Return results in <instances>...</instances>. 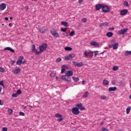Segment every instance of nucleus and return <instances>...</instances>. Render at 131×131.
I'll return each instance as SVG.
<instances>
[{"label": "nucleus", "instance_id": "1", "mask_svg": "<svg viewBox=\"0 0 131 131\" xmlns=\"http://www.w3.org/2000/svg\"><path fill=\"white\" fill-rule=\"evenodd\" d=\"M94 52L91 50H85L83 52V57L84 58H93Z\"/></svg>", "mask_w": 131, "mask_h": 131}, {"label": "nucleus", "instance_id": "2", "mask_svg": "<svg viewBox=\"0 0 131 131\" xmlns=\"http://www.w3.org/2000/svg\"><path fill=\"white\" fill-rule=\"evenodd\" d=\"M48 48V44L44 43L39 46V51L40 52H45Z\"/></svg>", "mask_w": 131, "mask_h": 131}, {"label": "nucleus", "instance_id": "3", "mask_svg": "<svg viewBox=\"0 0 131 131\" xmlns=\"http://www.w3.org/2000/svg\"><path fill=\"white\" fill-rule=\"evenodd\" d=\"M72 112L74 115H78L80 113V111L78 110V108L75 107L72 109Z\"/></svg>", "mask_w": 131, "mask_h": 131}, {"label": "nucleus", "instance_id": "4", "mask_svg": "<svg viewBox=\"0 0 131 131\" xmlns=\"http://www.w3.org/2000/svg\"><path fill=\"white\" fill-rule=\"evenodd\" d=\"M102 9L103 13H108L110 11V8L107 5H103Z\"/></svg>", "mask_w": 131, "mask_h": 131}, {"label": "nucleus", "instance_id": "5", "mask_svg": "<svg viewBox=\"0 0 131 131\" xmlns=\"http://www.w3.org/2000/svg\"><path fill=\"white\" fill-rule=\"evenodd\" d=\"M76 107L78 108V110H80L81 111H82V110H85V107L82 106V103H77L76 104Z\"/></svg>", "mask_w": 131, "mask_h": 131}, {"label": "nucleus", "instance_id": "6", "mask_svg": "<svg viewBox=\"0 0 131 131\" xmlns=\"http://www.w3.org/2000/svg\"><path fill=\"white\" fill-rule=\"evenodd\" d=\"M50 33L54 36V37H59V33H57V31L54 29L51 30Z\"/></svg>", "mask_w": 131, "mask_h": 131}, {"label": "nucleus", "instance_id": "7", "mask_svg": "<svg viewBox=\"0 0 131 131\" xmlns=\"http://www.w3.org/2000/svg\"><path fill=\"white\" fill-rule=\"evenodd\" d=\"M61 78H62V79H63V80L68 81V82H69L71 80V78L70 77H69V76H67V75H63L61 77Z\"/></svg>", "mask_w": 131, "mask_h": 131}, {"label": "nucleus", "instance_id": "8", "mask_svg": "<svg viewBox=\"0 0 131 131\" xmlns=\"http://www.w3.org/2000/svg\"><path fill=\"white\" fill-rule=\"evenodd\" d=\"M72 63L73 65L77 66V67H82L84 65L82 62L78 63L77 61H73Z\"/></svg>", "mask_w": 131, "mask_h": 131}, {"label": "nucleus", "instance_id": "9", "mask_svg": "<svg viewBox=\"0 0 131 131\" xmlns=\"http://www.w3.org/2000/svg\"><path fill=\"white\" fill-rule=\"evenodd\" d=\"M74 57V54H69L68 56L64 57V60H66V61H69L71 59H73Z\"/></svg>", "mask_w": 131, "mask_h": 131}, {"label": "nucleus", "instance_id": "10", "mask_svg": "<svg viewBox=\"0 0 131 131\" xmlns=\"http://www.w3.org/2000/svg\"><path fill=\"white\" fill-rule=\"evenodd\" d=\"M12 73H13V74H19V73H20V72H21V69L20 68H17V69H15L13 70H12Z\"/></svg>", "mask_w": 131, "mask_h": 131}, {"label": "nucleus", "instance_id": "11", "mask_svg": "<svg viewBox=\"0 0 131 131\" xmlns=\"http://www.w3.org/2000/svg\"><path fill=\"white\" fill-rule=\"evenodd\" d=\"M127 30H128V29H127V28L123 29L119 31L118 34H124L125 33L127 32Z\"/></svg>", "mask_w": 131, "mask_h": 131}, {"label": "nucleus", "instance_id": "12", "mask_svg": "<svg viewBox=\"0 0 131 131\" xmlns=\"http://www.w3.org/2000/svg\"><path fill=\"white\" fill-rule=\"evenodd\" d=\"M91 46H93V47H95V48H99L100 45L98 44V42L96 41H92L90 43Z\"/></svg>", "mask_w": 131, "mask_h": 131}, {"label": "nucleus", "instance_id": "13", "mask_svg": "<svg viewBox=\"0 0 131 131\" xmlns=\"http://www.w3.org/2000/svg\"><path fill=\"white\" fill-rule=\"evenodd\" d=\"M127 12H128V10H127V9H124L123 10H121L120 15L121 16H124L126 14H127Z\"/></svg>", "mask_w": 131, "mask_h": 131}, {"label": "nucleus", "instance_id": "14", "mask_svg": "<svg viewBox=\"0 0 131 131\" xmlns=\"http://www.w3.org/2000/svg\"><path fill=\"white\" fill-rule=\"evenodd\" d=\"M103 8V5L102 4H97L95 6V9L96 11H99V10H100V9H102Z\"/></svg>", "mask_w": 131, "mask_h": 131}, {"label": "nucleus", "instance_id": "15", "mask_svg": "<svg viewBox=\"0 0 131 131\" xmlns=\"http://www.w3.org/2000/svg\"><path fill=\"white\" fill-rule=\"evenodd\" d=\"M66 75L69 77L72 76L73 75V72H72L71 70L68 71L67 72H66Z\"/></svg>", "mask_w": 131, "mask_h": 131}, {"label": "nucleus", "instance_id": "16", "mask_svg": "<svg viewBox=\"0 0 131 131\" xmlns=\"http://www.w3.org/2000/svg\"><path fill=\"white\" fill-rule=\"evenodd\" d=\"M6 8H7V6L6 5L5 3H2L1 4L0 8H1V11H4V10H5V9H6Z\"/></svg>", "mask_w": 131, "mask_h": 131}, {"label": "nucleus", "instance_id": "17", "mask_svg": "<svg viewBox=\"0 0 131 131\" xmlns=\"http://www.w3.org/2000/svg\"><path fill=\"white\" fill-rule=\"evenodd\" d=\"M4 51H10L11 53H15V50L11 48V47H6L4 48Z\"/></svg>", "mask_w": 131, "mask_h": 131}, {"label": "nucleus", "instance_id": "18", "mask_svg": "<svg viewBox=\"0 0 131 131\" xmlns=\"http://www.w3.org/2000/svg\"><path fill=\"white\" fill-rule=\"evenodd\" d=\"M117 90V88L116 86L110 87L108 88V92H115Z\"/></svg>", "mask_w": 131, "mask_h": 131}, {"label": "nucleus", "instance_id": "19", "mask_svg": "<svg viewBox=\"0 0 131 131\" xmlns=\"http://www.w3.org/2000/svg\"><path fill=\"white\" fill-rule=\"evenodd\" d=\"M46 30H48L43 28H39V32H40V33H42V34H43L44 33H45Z\"/></svg>", "mask_w": 131, "mask_h": 131}, {"label": "nucleus", "instance_id": "20", "mask_svg": "<svg viewBox=\"0 0 131 131\" xmlns=\"http://www.w3.org/2000/svg\"><path fill=\"white\" fill-rule=\"evenodd\" d=\"M66 68H67V66H66V65L63 64L61 66V73H64V72H65Z\"/></svg>", "mask_w": 131, "mask_h": 131}, {"label": "nucleus", "instance_id": "21", "mask_svg": "<svg viewBox=\"0 0 131 131\" xmlns=\"http://www.w3.org/2000/svg\"><path fill=\"white\" fill-rule=\"evenodd\" d=\"M118 46H119L118 43L113 44V50H117V49H118Z\"/></svg>", "mask_w": 131, "mask_h": 131}, {"label": "nucleus", "instance_id": "22", "mask_svg": "<svg viewBox=\"0 0 131 131\" xmlns=\"http://www.w3.org/2000/svg\"><path fill=\"white\" fill-rule=\"evenodd\" d=\"M108 25H109V23L107 22L103 23L100 24L99 27H103V26H108Z\"/></svg>", "mask_w": 131, "mask_h": 131}, {"label": "nucleus", "instance_id": "23", "mask_svg": "<svg viewBox=\"0 0 131 131\" xmlns=\"http://www.w3.org/2000/svg\"><path fill=\"white\" fill-rule=\"evenodd\" d=\"M61 25L65 26V27H68V26H69V25H68V23L67 22L61 21Z\"/></svg>", "mask_w": 131, "mask_h": 131}, {"label": "nucleus", "instance_id": "24", "mask_svg": "<svg viewBox=\"0 0 131 131\" xmlns=\"http://www.w3.org/2000/svg\"><path fill=\"white\" fill-rule=\"evenodd\" d=\"M103 84L104 85H108L109 84V81L106 79L103 80Z\"/></svg>", "mask_w": 131, "mask_h": 131}, {"label": "nucleus", "instance_id": "25", "mask_svg": "<svg viewBox=\"0 0 131 131\" xmlns=\"http://www.w3.org/2000/svg\"><path fill=\"white\" fill-rule=\"evenodd\" d=\"M90 93L88 92H85L82 96V98H86L88 97Z\"/></svg>", "mask_w": 131, "mask_h": 131}, {"label": "nucleus", "instance_id": "26", "mask_svg": "<svg viewBox=\"0 0 131 131\" xmlns=\"http://www.w3.org/2000/svg\"><path fill=\"white\" fill-rule=\"evenodd\" d=\"M131 106L128 107L126 110V114H129V112H130Z\"/></svg>", "mask_w": 131, "mask_h": 131}, {"label": "nucleus", "instance_id": "27", "mask_svg": "<svg viewBox=\"0 0 131 131\" xmlns=\"http://www.w3.org/2000/svg\"><path fill=\"white\" fill-rule=\"evenodd\" d=\"M113 35V33L111 32H109L106 33V36H107L108 37H111V36H112Z\"/></svg>", "mask_w": 131, "mask_h": 131}, {"label": "nucleus", "instance_id": "28", "mask_svg": "<svg viewBox=\"0 0 131 131\" xmlns=\"http://www.w3.org/2000/svg\"><path fill=\"white\" fill-rule=\"evenodd\" d=\"M72 78H73L74 82H76L77 81H79V78H78V77H72Z\"/></svg>", "mask_w": 131, "mask_h": 131}, {"label": "nucleus", "instance_id": "29", "mask_svg": "<svg viewBox=\"0 0 131 131\" xmlns=\"http://www.w3.org/2000/svg\"><path fill=\"white\" fill-rule=\"evenodd\" d=\"M55 117L57 118H60V117H62V116L61 114L57 113V114H55Z\"/></svg>", "mask_w": 131, "mask_h": 131}, {"label": "nucleus", "instance_id": "30", "mask_svg": "<svg viewBox=\"0 0 131 131\" xmlns=\"http://www.w3.org/2000/svg\"><path fill=\"white\" fill-rule=\"evenodd\" d=\"M119 67H118V66H115L113 67V70L114 71H116V70H118Z\"/></svg>", "mask_w": 131, "mask_h": 131}, {"label": "nucleus", "instance_id": "31", "mask_svg": "<svg viewBox=\"0 0 131 131\" xmlns=\"http://www.w3.org/2000/svg\"><path fill=\"white\" fill-rule=\"evenodd\" d=\"M100 99L101 100H106V99H107V96H105L104 95H101Z\"/></svg>", "mask_w": 131, "mask_h": 131}, {"label": "nucleus", "instance_id": "32", "mask_svg": "<svg viewBox=\"0 0 131 131\" xmlns=\"http://www.w3.org/2000/svg\"><path fill=\"white\" fill-rule=\"evenodd\" d=\"M125 56H128V55H131V51H126L124 53Z\"/></svg>", "mask_w": 131, "mask_h": 131}, {"label": "nucleus", "instance_id": "33", "mask_svg": "<svg viewBox=\"0 0 131 131\" xmlns=\"http://www.w3.org/2000/svg\"><path fill=\"white\" fill-rule=\"evenodd\" d=\"M66 51H72V48L66 47L64 48Z\"/></svg>", "mask_w": 131, "mask_h": 131}, {"label": "nucleus", "instance_id": "34", "mask_svg": "<svg viewBox=\"0 0 131 131\" xmlns=\"http://www.w3.org/2000/svg\"><path fill=\"white\" fill-rule=\"evenodd\" d=\"M23 59H24V57L23 56H20L18 59H17L18 61H20V62H23Z\"/></svg>", "mask_w": 131, "mask_h": 131}, {"label": "nucleus", "instance_id": "35", "mask_svg": "<svg viewBox=\"0 0 131 131\" xmlns=\"http://www.w3.org/2000/svg\"><path fill=\"white\" fill-rule=\"evenodd\" d=\"M32 51L33 52H35V51H37L36 49L35 48V45H33L32 47Z\"/></svg>", "mask_w": 131, "mask_h": 131}, {"label": "nucleus", "instance_id": "36", "mask_svg": "<svg viewBox=\"0 0 131 131\" xmlns=\"http://www.w3.org/2000/svg\"><path fill=\"white\" fill-rule=\"evenodd\" d=\"M124 6H125V7H129L128 2L127 1H125L123 3Z\"/></svg>", "mask_w": 131, "mask_h": 131}, {"label": "nucleus", "instance_id": "37", "mask_svg": "<svg viewBox=\"0 0 131 131\" xmlns=\"http://www.w3.org/2000/svg\"><path fill=\"white\" fill-rule=\"evenodd\" d=\"M68 29L67 28L63 29V28H61L60 29L61 31H62V32H66V30H67Z\"/></svg>", "mask_w": 131, "mask_h": 131}, {"label": "nucleus", "instance_id": "38", "mask_svg": "<svg viewBox=\"0 0 131 131\" xmlns=\"http://www.w3.org/2000/svg\"><path fill=\"white\" fill-rule=\"evenodd\" d=\"M63 118H62V117L57 119V121L58 122H61L63 121Z\"/></svg>", "mask_w": 131, "mask_h": 131}, {"label": "nucleus", "instance_id": "39", "mask_svg": "<svg viewBox=\"0 0 131 131\" xmlns=\"http://www.w3.org/2000/svg\"><path fill=\"white\" fill-rule=\"evenodd\" d=\"M74 34H75V32H74V31H72L70 32V36H73Z\"/></svg>", "mask_w": 131, "mask_h": 131}, {"label": "nucleus", "instance_id": "40", "mask_svg": "<svg viewBox=\"0 0 131 131\" xmlns=\"http://www.w3.org/2000/svg\"><path fill=\"white\" fill-rule=\"evenodd\" d=\"M12 97L13 98H17V97H18V94L17 93H13L12 95Z\"/></svg>", "mask_w": 131, "mask_h": 131}, {"label": "nucleus", "instance_id": "41", "mask_svg": "<svg viewBox=\"0 0 131 131\" xmlns=\"http://www.w3.org/2000/svg\"><path fill=\"white\" fill-rule=\"evenodd\" d=\"M61 61H62V58H61L60 57H58L56 59V62H61Z\"/></svg>", "mask_w": 131, "mask_h": 131}, {"label": "nucleus", "instance_id": "42", "mask_svg": "<svg viewBox=\"0 0 131 131\" xmlns=\"http://www.w3.org/2000/svg\"><path fill=\"white\" fill-rule=\"evenodd\" d=\"M21 64H22V62L18 60L16 61V65H21Z\"/></svg>", "mask_w": 131, "mask_h": 131}, {"label": "nucleus", "instance_id": "43", "mask_svg": "<svg viewBox=\"0 0 131 131\" xmlns=\"http://www.w3.org/2000/svg\"><path fill=\"white\" fill-rule=\"evenodd\" d=\"M17 95H21V94H22V91H21V90H18L17 91Z\"/></svg>", "mask_w": 131, "mask_h": 131}, {"label": "nucleus", "instance_id": "44", "mask_svg": "<svg viewBox=\"0 0 131 131\" xmlns=\"http://www.w3.org/2000/svg\"><path fill=\"white\" fill-rule=\"evenodd\" d=\"M56 74H55V73H51L50 74V76L51 77H55Z\"/></svg>", "mask_w": 131, "mask_h": 131}, {"label": "nucleus", "instance_id": "45", "mask_svg": "<svg viewBox=\"0 0 131 131\" xmlns=\"http://www.w3.org/2000/svg\"><path fill=\"white\" fill-rule=\"evenodd\" d=\"M102 131H108V129L104 127H102L101 128Z\"/></svg>", "mask_w": 131, "mask_h": 131}, {"label": "nucleus", "instance_id": "46", "mask_svg": "<svg viewBox=\"0 0 131 131\" xmlns=\"http://www.w3.org/2000/svg\"><path fill=\"white\" fill-rule=\"evenodd\" d=\"M9 114H12L13 113V110L12 109L8 110Z\"/></svg>", "mask_w": 131, "mask_h": 131}, {"label": "nucleus", "instance_id": "47", "mask_svg": "<svg viewBox=\"0 0 131 131\" xmlns=\"http://www.w3.org/2000/svg\"><path fill=\"white\" fill-rule=\"evenodd\" d=\"M35 54L36 55H39V54H40V53H42V52H40V51H37H37H35Z\"/></svg>", "mask_w": 131, "mask_h": 131}, {"label": "nucleus", "instance_id": "48", "mask_svg": "<svg viewBox=\"0 0 131 131\" xmlns=\"http://www.w3.org/2000/svg\"><path fill=\"white\" fill-rule=\"evenodd\" d=\"M0 85H2L3 88H5V85H4V81H0Z\"/></svg>", "mask_w": 131, "mask_h": 131}, {"label": "nucleus", "instance_id": "49", "mask_svg": "<svg viewBox=\"0 0 131 131\" xmlns=\"http://www.w3.org/2000/svg\"><path fill=\"white\" fill-rule=\"evenodd\" d=\"M2 131H8V128L6 127H4L2 128Z\"/></svg>", "mask_w": 131, "mask_h": 131}, {"label": "nucleus", "instance_id": "50", "mask_svg": "<svg viewBox=\"0 0 131 131\" xmlns=\"http://www.w3.org/2000/svg\"><path fill=\"white\" fill-rule=\"evenodd\" d=\"M19 115H20L21 116H24V115H25V114L22 112H20Z\"/></svg>", "mask_w": 131, "mask_h": 131}, {"label": "nucleus", "instance_id": "51", "mask_svg": "<svg viewBox=\"0 0 131 131\" xmlns=\"http://www.w3.org/2000/svg\"><path fill=\"white\" fill-rule=\"evenodd\" d=\"M98 53H99V51H94V55H95V57H97V55L98 54Z\"/></svg>", "mask_w": 131, "mask_h": 131}, {"label": "nucleus", "instance_id": "52", "mask_svg": "<svg viewBox=\"0 0 131 131\" xmlns=\"http://www.w3.org/2000/svg\"><path fill=\"white\" fill-rule=\"evenodd\" d=\"M116 42V39H112L111 41V43H115Z\"/></svg>", "mask_w": 131, "mask_h": 131}, {"label": "nucleus", "instance_id": "53", "mask_svg": "<svg viewBox=\"0 0 131 131\" xmlns=\"http://www.w3.org/2000/svg\"><path fill=\"white\" fill-rule=\"evenodd\" d=\"M5 71V69L3 68H0V72H4Z\"/></svg>", "mask_w": 131, "mask_h": 131}, {"label": "nucleus", "instance_id": "54", "mask_svg": "<svg viewBox=\"0 0 131 131\" xmlns=\"http://www.w3.org/2000/svg\"><path fill=\"white\" fill-rule=\"evenodd\" d=\"M108 30H110V31H113V30H114V28H110Z\"/></svg>", "mask_w": 131, "mask_h": 131}, {"label": "nucleus", "instance_id": "55", "mask_svg": "<svg viewBox=\"0 0 131 131\" xmlns=\"http://www.w3.org/2000/svg\"><path fill=\"white\" fill-rule=\"evenodd\" d=\"M83 2V0H78V3L79 4H82V2Z\"/></svg>", "mask_w": 131, "mask_h": 131}, {"label": "nucleus", "instance_id": "56", "mask_svg": "<svg viewBox=\"0 0 131 131\" xmlns=\"http://www.w3.org/2000/svg\"><path fill=\"white\" fill-rule=\"evenodd\" d=\"M11 64L12 65H13V64H15V63H16V61L14 60H11Z\"/></svg>", "mask_w": 131, "mask_h": 131}, {"label": "nucleus", "instance_id": "57", "mask_svg": "<svg viewBox=\"0 0 131 131\" xmlns=\"http://www.w3.org/2000/svg\"><path fill=\"white\" fill-rule=\"evenodd\" d=\"M112 84H114V85H115V84L116 83V82H115V80H113V81H112Z\"/></svg>", "mask_w": 131, "mask_h": 131}, {"label": "nucleus", "instance_id": "58", "mask_svg": "<svg viewBox=\"0 0 131 131\" xmlns=\"http://www.w3.org/2000/svg\"><path fill=\"white\" fill-rule=\"evenodd\" d=\"M119 84L120 85H122V84H123V82L122 81H120L119 82Z\"/></svg>", "mask_w": 131, "mask_h": 131}, {"label": "nucleus", "instance_id": "59", "mask_svg": "<svg viewBox=\"0 0 131 131\" xmlns=\"http://www.w3.org/2000/svg\"><path fill=\"white\" fill-rule=\"evenodd\" d=\"M108 47H109L110 49H111V48H112V47H113V44L109 45Z\"/></svg>", "mask_w": 131, "mask_h": 131}, {"label": "nucleus", "instance_id": "60", "mask_svg": "<svg viewBox=\"0 0 131 131\" xmlns=\"http://www.w3.org/2000/svg\"><path fill=\"white\" fill-rule=\"evenodd\" d=\"M82 21H83V22H86V18H83V19H82Z\"/></svg>", "mask_w": 131, "mask_h": 131}, {"label": "nucleus", "instance_id": "61", "mask_svg": "<svg viewBox=\"0 0 131 131\" xmlns=\"http://www.w3.org/2000/svg\"><path fill=\"white\" fill-rule=\"evenodd\" d=\"M9 27H12V26H13V24H12V23H10L9 24Z\"/></svg>", "mask_w": 131, "mask_h": 131}, {"label": "nucleus", "instance_id": "62", "mask_svg": "<svg viewBox=\"0 0 131 131\" xmlns=\"http://www.w3.org/2000/svg\"><path fill=\"white\" fill-rule=\"evenodd\" d=\"M64 35H65V36H68V33L67 32H66L64 34Z\"/></svg>", "mask_w": 131, "mask_h": 131}, {"label": "nucleus", "instance_id": "63", "mask_svg": "<svg viewBox=\"0 0 131 131\" xmlns=\"http://www.w3.org/2000/svg\"><path fill=\"white\" fill-rule=\"evenodd\" d=\"M82 84H85V81L83 80V81H82Z\"/></svg>", "mask_w": 131, "mask_h": 131}, {"label": "nucleus", "instance_id": "64", "mask_svg": "<svg viewBox=\"0 0 131 131\" xmlns=\"http://www.w3.org/2000/svg\"><path fill=\"white\" fill-rule=\"evenodd\" d=\"M5 20H6V21H8L9 18L6 17H5Z\"/></svg>", "mask_w": 131, "mask_h": 131}]
</instances>
